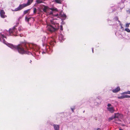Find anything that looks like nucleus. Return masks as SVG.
Wrapping results in <instances>:
<instances>
[{
  "instance_id": "nucleus-26",
  "label": "nucleus",
  "mask_w": 130,
  "mask_h": 130,
  "mask_svg": "<svg viewBox=\"0 0 130 130\" xmlns=\"http://www.w3.org/2000/svg\"><path fill=\"white\" fill-rule=\"evenodd\" d=\"M60 30H63L62 26L61 25V28H60Z\"/></svg>"
},
{
  "instance_id": "nucleus-20",
  "label": "nucleus",
  "mask_w": 130,
  "mask_h": 130,
  "mask_svg": "<svg viewBox=\"0 0 130 130\" xmlns=\"http://www.w3.org/2000/svg\"><path fill=\"white\" fill-rule=\"evenodd\" d=\"M29 9L27 10H25L24 11V14H25L27 13L29 11Z\"/></svg>"
},
{
  "instance_id": "nucleus-12",
  "label": "nucleus",
  "mask_w": 130,
  "mask_h": 130,
  "mask_svg": "<svg viewBox=\"0 0 130 130\" xmlns=\"http://www.w3.org/2000/svg\"><path fill=\"white\" fill-rule=\"evenodd\" d=\"M59 38V39L61 41H62L63 40H64V38L63 37V36L61 34L60 35Z\"/></svg>"
},
{
  "instance_id": "nucleus-28",
  "label": "nucleus",
  "mask_w": 130,
  "mask_h": 130,
  "mask_svg": "<svg viewBox=\"0 0 130 130\" xmlns=\"http://www.w3.org/2000/svg\"><path fill=\"white\" fill-rule=\"evenodd\" d=\"M18 30L19 31H20L22 30L21 28H19L18 29Z\"/></svg>"
},
{
  "instance_id": "nucleus-23",
  "label": "nucleus",
  "mask_w": 130,
  "mask_h": 130,
  "mask_svg": "<svg viewBox=\"0 0 130 130\" xmlns=\"http://www.w3.org/2000/svg\"><path fill=\"white\" fill-rule=\"evenodd\" d=\"M54 42H51L50 43V44L51 45H53V44H54Z\"/></svg>"
},
{
  "instance_id": "nucleus-32",
  "label": "nucleus",
  "mask_w": 130,
  "mask_h": 130,
  "mask_svg": "<svg viewBox=\"0 0 130 130\" xmlns=\"http://www.w3.org/2000/svg\"><path fill=\"white\" fill-rule=\"evenodd\" d=\"M45 38H46L45 37H44V40Z\"/></svg>"
},
{
  "instance_id": "nucleus-3",
  "label": "nucleus",
  "mask_w": 130,
  "mask_h": 130,
  "mask_svg": "<svg viewBox=\"0 0 130 130\" xmlns=\"http://www.w3.org/2000/svg\"><path fill=\"white\" fill-rule=\"evenodd\" d=\"M41 9L43 11L45 12L47 15H49L51 18L54 15V11L56 10V8H50L44 5L41 6Z\"/></svg>"
},
{
  "instance_id": "nucleus-18",
  "label": "nucleus",
  "mask_w": 130,
  "mask_h": 130,
  "mask_svg": "<svg viewBox=\"0 0 130 130\" xmlns=\"http://www.w3.org/2000/svg\"><path fill=\"white\" fill-rule=\"evenodd\" d=\"M124 98H130V96L129 95H124Z\"/></svg>"
},
{
  "instance_id": "nucleus-14",
  "label": "nucleus",
  "mask_w": 130,
  "mask_h": 130,
  "mask_svg": "<svg viewBox=\"0 0 130 130\" xmlns=\"http://www.w3.org/2000/svg\"><path fill=\"white\" fill-rule=\"evenodd\" d=\"M115 119V118L114 117V115H113L112 117L109 118V121H110L111 120H112L113 119Z\"/></svg>"
},
{
  "instance_id": "nucleus-30",
  "label": "nucleus",
  "mask_w": 130,
  "mask_h": 130,
  "mask_svg": "<svg viewBox=\"0 0 130 130\" xmlns=\"http://www.w3.org/2000/svg\"><path fill=\"white\" fill-rule=\"evenodd\" d=\"M71 109H72V111H73V110H74V109H73V108H71Z\"/></svg>"
},
{
  "instance_id": "nucleus-25",
  "label": "nucleus",
  "mask_w": 130,
  "mask_h": 130,
  "mask_svg": "<svg viewBox=\"0 0 130 130\" xmlns=\"http://www.w3.org/2000/svg\"><path fill=\"white\" fill-rule=\"evenodd\" d=\"M94 130H101V129L100 128H96L94 129Z\"/></svg>"
},
{
  "instance_id": "nucleus-22",
  "label": "nucleus",
  "mask_w": 130,
  "mask_h": 130,
  "mask_svg": "<svg viewBox=\"0 0 130 130\" xmlns=\"http://www.w3.org/2000/svg\"><path fill=\"white\" fill-rule=\"evenodd\" d=\"M36 8H34V13H35L36 12Z\"/></svg>"
},
{
  "instance_id": "nucleus-4",
  "label": "nucleus",
  "mask_w": 130,
  "mask_h": 130,
  "mask_svg": "<svg viewBox=\"0 0 130 130\" xmlns=\"http://www.w3.org/2000/svg\"><path fill=\"white\" fill-rule=\"evenodd\" d=\"M30 0H28L27 3V4H21L18 7L15 8L14 10H12V11H16L21 10L25 7L30 5Z\"/></svg>"
},
{
  "instance_id": "nucleus-8",
  "label": "nucleus",
  "mask_w": 130,
  "mask_h": 130,
  "mask_svg": "<svg viewBox=\"0 0 130 130\" xmlns=\"http://www.w3.org/2000/svg\"><path fill=\"white\" fill-rule=\"evenodd\" d=\"M120 90V88L119 87H117L115 89H113L112 90V91L114 93H116L118 92Z\"/></svg>"
},
{
  "instance_id": "nucleus-11",
  "label": "nucleus",
  "mask_w": 130,
  "mask_h": 130,
  "mask_svg": "<svg viewBox=\"0 0 130 130\" xmlns=\"http://www.w3.org/2000/svg\"><path fill=\"white\" fill-rule=\"evenodd\" d=\"M16 29L15 28H14L12 29H10L9 30V33L10 34H12L14 32H15Z\"/></svg>"
},
{
  "instance_id": "nucleus-17",
  "label": "nucleus",
  "mask_w": 130,
  "mask_h": 130,
  "mask_svg": "<svg viewBox=\"0 0 130 130\" xmlns=\"http://www.w3.org/2000/svg\"><path fill=\"white\" fill-rule=\"evenodd\" d=\"M125 30L128 32H130V30L128 28H126L125 29Z\"/></svg>"
},
{
  "instance_id": "nucleus-16",
  "label": "nucleus",
  "mask_w": 130,
  "mask_h": 130,
  "mask_svg": "<svg viewBox=\"0 0 130 130\" xmlns=\"http://www.w3.org/2000/svg\"><path fill=\"white\" fill-rule=\"evenodd\" d=\"M36 2L38 4L42 3V1L41 0H37Z\"/></svg>"
},
{
  "instance_id": "nucleus-1",
  "label": "nucleus",
  "mask_w": 130,
  "mask_h": 130,
  "mask_svg": "<svg viewBox=\"0 0 130 130\" xmlns=\"http://www.w3.org/2000/svg\"><path fill=\"white\" fill-rule=\"evenodd\" d=\"M8 31H6L2 32L0 33V41L9 47L14 50H17L18 52L21 54L25 53L26 51L23 49V47L25 46L26 48L30 45L28 44L25 45L24 44H19L17 46L13 45V44L8 43L5 41L6 39V36L7 35Z\"/></svg>"
},
{
  "instance_id": "nucleus-33",
  "label": "nucleus",
  "mask_w": 130,
  "mask_h": 130,
  "mask_svg": "<svg viewBox=\"0 0 130 130\" xmlns=\"http://www.w3.org/2000/svg\"><path fill=\"white\" fill-rule=\"evenodd\" d=\"M121 28H123V27H122V26H121Z\"/></svg>"
},
{
  "instance_id": "nucleus-9",
  "label": "nucleus",
  "mask_w": 130,
  "mask_h": 130,
  "mask_svg": "<svg viewBox=\"0 0 130 130\" xmlns=\"http://www.w3.org/2000/svg\"><path fill=\"white\" fill-rule=\"evenodd\" d=\"M114 116L115 118H118L120 117V115L119 113H115L114 114Z\"/></svg>"
},
{
  "instance_id": "nucleus-21",
  "label": "nucleus",
  "mask_w": 130,
  "mask_h": 130,
  "mask_svg": "<svg viewBox=\"0 0 130 130\" xmlns=\"http://www.w3.org/2000/svg\"><path fill=\"white\" fill-rule=\"evenodd\" d=\"M130 24V23H127L125 27H128L129 26V25Z\"/></svg>"
},
{
  "instance_id": "nucleus-2",
  "label": "nucleus",
  "mask_w": 130,
  "mask_h": 130,
  "mask_svg": "<svg viewBox=\"0 0 130 130\" xmlns=\"http://www.w3.org/2000/svg\"><path fill=\"white\" fill-rule=\"evenodd\" d=\"M51 19L50 18L47 19L46 21L47 26L46 27L47 30L51 32H53L57 30L59 28V25L57 23L55 22V19Z\"/></svg>"
},
{
  "instance_id": "nucleus-27",
  "label": "nucleus",
  "mask_w": 130,
  "mask_h": 130,
  "mask_svg": "<svg viewBox=\"0 0 130 130\" xmlns=\"http://www.w3.org/2000/svg\"><path fill=\"white\" fill-rule=\"evenodd\" d=\"M127 12L128 13H130V10L127 11Z\"/></svg>"
},
{
  "instance_id": "nucleus-10",
  "label": "nucleus",
  "mask_w": 130,
  "mask_h": 130,
  "mask_svg": "<svg viewBox=\"0 0 130 130\" xmlns=\"http://www.w3.org/2000/svg\"><path fill=\"white\" fill-rule=\"evenodd\" d=\"M54 127L55 130H59V126L57 125H54Z\"/></svg>"
},
{
  "instance_id": "nucleus-7",
  "label": "nucleus",
  "mask_w": 130,
  "mask_h": 130,
  "mask_svg": "<svg viewBox=\"0 0 130 130\" xmlns=\"http://www.w3.org/2000/svg\"><path fill=\"white\" fill-rule=\"evenodd\" d=\"M0 15L1 17L2 18H5L7 17L5 14V12L3 10H1L0 12Z\"/></svg>"
},
{
  "instance_id": "nucleus-6",
  "label": "nucleus",
  "mask_w": 130,
  "mask_h": 130,
  "mask_svg": "<svg viewBox=\"0 0 130 130\" xmlns=\"http://www.w3.org/2000/svg\"><path fill=\"white\" fill-rule=\"evenodd\" d=\"M107 109L111 113L115 111L114 107L111 106V105L110 104H108Z\"/></svg>"
},
{
  "instance_id": "nucleus-19",
  "label": "nucleus",
  "mask_w": 130,
  "mask_h": 130,
  "mask_svg": "<svg viewBox=\"0 0 130 130\" xmlns=\"http://www.w3.org/2000/svg\"><path fill=\"white\" fill-rule=\"evenodd\" d=\"M118 98L119 99H123L124 98V95H122L121 96H118Z\"/></svg>"
},
{
  "instance_id": "nucleus-5",
  "label": "nucleus",
  "mask_w": 130,
  "mask_h": 130,
  "mask_svg": "<svg viewBox=\"0 0 130 130\" xmlns=\"http://www.w3.org/2000/svg\"><path fill=\"white\" fill-rule=\"evenodd\" d=\"M52 17H56L60 18H62L63 20L65 19L66 17V15L62 11L60 12L59 14H54V15Z\"/></svg>"
},
{
  "instance_id": "nucleus-29",
  "label": "nucleus",
  "mask_w": 130,
  "mask_h": 130,
  "mask_svg": "<svg viewBox=\"0 0 130 130\" xmlns=\"http://www.w3.org/2000/svg\"><path fill=\"white\" fill-rule=\"evenodd\" d=\"M33 0H30V4L31 3Z\"/></svg>"
},
{
  "instance_id": "nucleus-31",
  "label": "nucleus",
  "mask_w": 130,
  "mask_h": 130,
  "mask_svg": "<svg viewBox=\"0 0 130 130\" xmlns=\"http://www.w3.org/2000/svg\"><path fill=\"white\" fill-rule=\"evenodd\" d=\"M92 52H93V48H92Z\"/></svg>"
},
{
  "instance_id": "nucleus-13",
  "label": "nucleus",
  "mask_w": 130,
  "mask_h": 130,
  "mask_svg": "<svg viewBox=\"0 0 130 130\" xmlns=\"http://www.w3.org/2000/svg\"><path fill=\"white\" fill-rule=\"evenodd\" d=\"M130 94V91H128L125 92L121 93V95H123L124 94Z\"/></svg>"
},
{
  "instance_id": "nucleus-24",
  "label": "nucleus",
  "mask_w": 130,
  "mask_h": 130,
  "mask_svg": "<svg viewBox=\"0 0 130 130\" xmlns=\"http://www.w3.org/2000/svg\"><path fill=\"white\" fill-rule=\"evenodd\" d=\"M29 18H28L27 17H26V21H29Z\"/></svg>"
},
{
  "instance_id": "nucleus-15",
  "label": "nucleus",
  "mask_w": 130,
  "mask_h": 130,
  "mask_svg": "<svg viewBox=\"0 0 130 130\" xmlns=\"http://www.w3.org/2000/svg\"><path fill=\"white\" fill-rule=\"evenodd\" d=\"M55 2L57 3L60 4L61 3L62 1L61 0H55Z\"/></svg>"
}]
</instances>
